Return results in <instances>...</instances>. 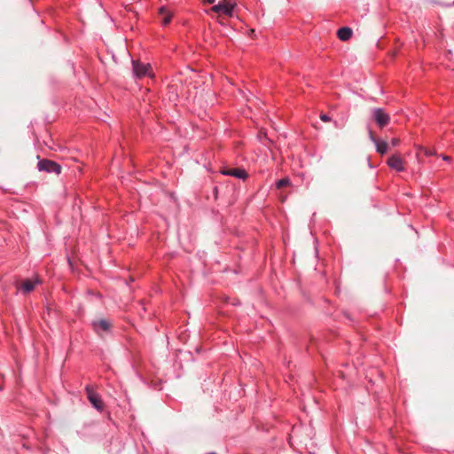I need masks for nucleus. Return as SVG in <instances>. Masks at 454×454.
<instances>
[{
  "mask_svg": "<svg viewBox=\"0 0 454 454\" xmlns=\"http://www.w3.org/2000/svg\"><path fill=\"white\" fill-rule=\"evenodd\" d=\"M37 168L40 171H45L48 173L59 174L61 172L60 165L51 160H40L37 164Z\"/></svg>",
  "mask_w": 454,
  "mask_h": 454,
  "instance_id": "nucleus-2",
  "label": "nucleus"
},
{
  "mask_svg": "<svg viewBox=\"0 0 454 454\" xmlns=\"http://www.w3.org/2000/svg\"><path fill=\"white\" fill-rule=\"evenodd\" d=\"M288 185H290V180L287 177L282 178L276 183V186L278 189H282Z\"/></svg>",
  "mask_w": 454,
  "mask_h": 454,
  "instance_id": "nucleus-13",
  "label": "nucleus"
},
{
  "mask_svg": "<svg viewBox=\"0 0 454 454\" xmlns=\"http://www.w3.org/2000/svg\"><path fill=\"white\" fill-rule=\"evenodd\" d=\"M222 173L223 175L232 176H236V177L241 178V179H245L247 176V174L246 173V171L243 169H240V168L225 169V170H223Z\"/></svg>",
  "mask_w": 454,
  "mask_h": 454,
  "instance_id": "nucleus-9",
  "label": "nucleus"
},
{
  "mask_svg": "<svg viewBox=\"0 0 454 454\" xmlns=\"http://www.w3.org/2000/svg\"><path fill=\"white\" fill-rule=\"evenodd\" d=\"M279 197H280L282 201H285L286 196V195H280Z\"/></svg>",
  "mask_w": 454,
  "mask_h": 454,
  "instance_id": "nucleus-19",
  "label": "nucleus"
},
{
  "mask_svg": "<svg viewBox=\"0 0 454 454\" xmlns=\"http://www.w3.org/2000/svg\"><path fill=\"white\" fill-rule=\"evenodd\" d=\"M133 72L135 75L141 78L145 75H151V66L149 64H143L137 60L132 61Z\"/></svg>",
  "mask_w": 454,
  "mask_h": 454,
  "instance_id": "nucleus-4",
  "label": "nucleus"
},
{
  "mask_svg": "<svg viewBox=\"0 0 454 454\" xmlns=\"http://www.w3.org/2000/svg\"><path fill=\"white\" fill-rule=\"evenodd\" d=\"M234 4L223 0V2H220L218 4L214 5L210 11L214 12L215 13H218V21L221 24H224L223 18L222 15H225L227 17H231L233 13Z\"/></svg>",
  "mask_w": 454,
  "mask_h": 454,
  "instance_id": "nucleus-1",
  "label": "nucleus"
},
{
  "mask_svg": "<svg viewBox=\"0 0 454 454\" xmlns=\"http://www.w3.org/2000/svg\"><path fill=\"white\" fill-rule=\"evenodd\" d=\"M320 119L323 121H331V118L328 115H326V114H321L320 115Z\"/></svg>",
  "mask_w": 454,
  "mask_h": 454,
  "instance_id": "nucleus-16",
  "label": "nucleus"
},
{
  "mask_svg": "<svg viewBox=\"0 0 454 454\" xmlns=\"http://www.w3.org/2000/svg\"><path fill=\"white\" fill-rule=\"evenodd\" d=\"M351 35L352 29L348 27H341L337 32V36L341 41H348Z\"/></svg>",
  "mask_w": 454,
  "mask_h": 454,
  "instance_id": "nucleus-10",
  "label": "nucleus"
},
{
  "mask_svg": "<svg viewBox=\"0 0 454 454\" xmlns=\"http://www.w3.org/2000/svg\"><path fill=\"white\" fill-rule=\"evenodd\" d=\"M369 137L374 144H376V142L379 141V139L376 138L374 133L372 130H369Z\"/></svg>",
  "mask_w": 454,
  "mask_h": 454,
  "instance_id": "nucleus-14",
  "label": "nucleus"
},
{
  "mask_svg": "<svg viewBox=\"0 0 454 454\" xmlns=\"http://www.w3.org/2000/svg\"><path fill=\"white\" fill-rule=\"evenodd\" d=\"M372 114L375 121L380 128H383L389 123V115L387 113H385L381 108L374 109Z\"/></svg>",
  "mask_w": 454,
  "mask_h": 454,
  "instance_id": "nucleus-5",
  "label": "nucleus"
},
{
  "mask_svg": "<svg viewBox=\"0 0 454 454\" xmlns=\"http://www.w3.org/2000/svg\"><path fill=\"white\" fill-rule=\"evenodd\" d=\"M92 326H93V329L95 330V332L98 334L101 335V332L110 331V329L112 327V323L106 318H100V319L94 320L92 322Z\"/></svg>",
  "mask_w": 454,
  "mask_h": 454,
  "instance_id": "nucleus-6",
  "label": "nucleus"
},
{
  "mask_svg": "<svg viewBox=\"0 0 454 454\" xmlns=\"http://www.w3.org/2000/svg\"><path fill=\"white\" fill-rule=\"evenodd\" d=\"M215 0H202L205 4H213Z\"/></svg>",
  "mask_w": 454,
  "mask_h": 454,
  "instance_id": "nucleus-18",
  "label": "nucleus"
},
{
  "mask_svg": "<svg viewBox=\"0 0 454 454\" xmlns=\"http://www.w3.org/2000/svg\"><path fill=\"white\" fill-rule=\"evenodd\" d=\"M387 165L396 171H403V160L399 155H393L387 160Z\"/></svg>",
  "mask_w": 454,
  "mask_h": 454,
  "instance_id": "nucleus-7",
  "label": "nucleus"
},
{
  "mask_svg": "<svg viewBox=\"0 0 454 454\" xmlns=\"http://www.w3.org/2000/svg\"><path fill=\"white\" fill-rule=\"evenodd\" d=\"M400 143V140L398 138H393L390 142L392 146H397Z\"/></svg>",
  "mask_w": 454,
  "mask_h": 454,
  "instance_id": "nucleus-15",
  "label": "nucleus"
},
{
  "mask_svg": "<svg viewBox=\"0 0 454 454\" xmlns=\"http://www.w3.org/2000/svg\"><path fill=\"white\" fill-rule=\"evenodd\" d=\"M443 160H450V157H449V156H443Z\"/></svg>",
  "mask_w": 454,
  "mask_h": 454,
  "instance_id": "nucleus-20",
  "label": "nucleus"
},
{
  "mask_svg": "<svg viewBox=\"0 0 454 454\" xmlns=\"http://www.w3.org/2000/svg\"><path fill=\"white\" fill-rule=\"evenodd\" d=\"M39 279L35 278V280L32 279H25L20 283V289L24 293L27 294L32 292L35 286L39 283Z\"/></svg>",
  "mask_w": 454,
  "mask_h": 454,
  "instance_id": "nucleus-8",
  "label": "nucleus"
},
{
  "mask_svg": "<svg viewBox=\"0 0 454 454\" xmlns=\"http://www.w3.org/2000/svg\"><path fill=\"white\" fill-rule=\"evenodd\" d=\"M159 13L163 16V25H168L171 21L172 14L169 12H168L165 7H160L159 10Z\"/></svg>",
  "mask_w": 454,
  "mask_h": 454,
  "instance_id": "nucleus-11",
  "label": "nucleus"
},
{
  "mask_svg": "<svg viewBox=\"0 0 454 454\" xmlns=\"http://www.w3.org/2000/svg\"><path fill=\"white\" fill-rule=\"evenodd\" d=\"M425 153H426L427 155H433V154H434V151H431V150H426V151H425Z\"/></svg>",
  "mask_w": 454,
  "mask_h": 454,
  "instance_id": "nucleus-17",
  "label": "nucleus"
},
{
  "mask_svg": "<svg viewBox=\"0 0 454 454\" xmlns=\"http://www.w3.org/2000/svg\"><path fill=\"white\" fill-rule=\"evenodd\" d=\"M87 397L90 403L98 411L103 409V402L99 396V395L90 386H87L85 388Z\"/></svg>",
  "mask_w": 454,
  "mask_h": 454,
  "instance_id": "nucleus-3",
  "label": "nucleus"
},
{
  "mask_svg": "<svg viewBox=\"0 0 454 454\" xmlns=\"http://www.w3.org/2000/svg\"><path fill=\"white\" fill-rule=\"evenodd\" d=\"M375 145L376 150L380 154H385L387 152L388 145L387 142L379 140L376 142Z\"/></svg>",
  "mask_w": 454,
  "mask_h": 454,
  "instance_id": "nucleus-12",
  "label": "nucleus"
}]
</instances>
